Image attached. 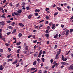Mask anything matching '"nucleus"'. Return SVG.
<instances>
[{"label":"nucleus","instance_id":"obj_63","mask_svg":"<svg viewBox=\"0 0 73 73\" xmlns=\"http://www.w3.org/2000/svg\"><path fill=\"white\" fill-rule=\"evenodd\" d=\"M19 25H20V26H22V23H19Z\"/></svg>","mask_w":73,"mask_h":73},{"label":"nucleus","instance_id":"obj_47","mask_svg":"<svg viewBox=\"0 0 73 73\" xmlns=\"http://www.w3.org/2000/svg\"><path fill=\"white\" fill-rule=\"evenodd\" d=\"M26 45H27V43H25L24 44V47H26Z\"/></svg>","mask_w":73,"mask_h":73},{"label":"nucleus","instance_id":"obj_35","mask_svg":"<svg viewBox=\"0 0 73 73\" xmlns=\"http://www.w3.org/2000/svg\"><path fill=\"white\" fill-rule=\"evenodd\" d=\"M45 32H46V33L47 34V33H49V32H48V30H47Z\"/></svg>","mask_w":73,"mask_h":73},{"label":"nucleus","instance_id":"obj_17","mask_svg":"<svg viewBox=\"0 0 73 73\" xmlns=\"http://www.w3.org/2000/svg\"><path fill=\"white\" fill-rule=\"evenodd\" d=\"M17 29H14L12 32V34H13L15 32H16Z\"/></svg>","mask_w":73,"mask_h":73},{"label":"nucleus","instance_id":"obj_58","mask_svg":"<svg viewBox=\"0 0 73 73\" xmlns=\"http://www.w3.org/2000/svg\"><path fill=\"white\" fill-rule=\"evenodd\" d=\"M58 12H57L56 13H55L54 14V16H56V15H57V14H58Z\"/></svg>","mask_w":73,"mask_h":73},{"label":"nucleus","instance_id":"obj_22","mask_svg":"<svg viewBox=\"0 0 73 73\" xmlns=\"http://www.w3.org/2000/svg\"><path fill=\"white\" fill-rule=\"evenodd\" d=\"M8 28H9L10 29H13V28L11 26H9L8 27Z\"/></svg>","mask_w":73,"mask_h":73},{"label":"nucleus","instance_id":"obj_34","mask_svg":"<svg viewBox=\"0 0 73 73\" xmlns=\"http://www.w3.org/2000/svg\"><path fill=\"white\" fill-rule=\"evenodd\" d=\"M42 60L43 62H44V61H45V59L44 58H42Z\"/></svg>","mask_w":73,"mask_h":73},{"label":"nucleus","instance_id":"obj_53","mask_svg":"<svg viewBox=\"0 0 73 73\" xmlns=\"http://www.w3.org/2000/svg\"><path fill=\"white\" fill-rule=\"evenodd\" d=\"M7 23H11V21H8L7 22Z\"/></svg>","mask_w":73,"mask_h":73},{"label":"nucleus","instance_id":"obj_27","mask_svg":"<svg viewBox=\"0 0 73 73\" xmlns=\"http://www.w3.org/2000/svg\"><path fill=\"white\" fill-rule=\"evenodd\" d=\"M59 58L58 57V55H56V56L55 57V59H58Z\"/></svg>","mask_w":73,"mask_h":73},{"label":"nucleus","instance_id":"obj_51","mask_svg":"<svg viewBox=\"0 0 73 73\" xmlns=\"http://www.w3.org/2000/svg\"><path fill=\"white\" fill-rule=\"evenodd\" d=\"M52 24H53V23H52V22H50L49 23V25H50V26H51Z\"/></svg>","mask_w":73,"mask_h":73},{"label":"nucleus","instance_id":"obj_14","mask_svg":"<svg viewBox=\"0 0 73 73\" xmlns=\"http://www.w3.org/2000/svg\"><path fill=\"white\" fill-rule=\"evenodd\" d=\"M45 36L47 38H48L49 37V34H45Z\"/></svg>","mask_w":73,"mask_h":73},{"label":"nucleus","instance_id":"obj_42","mask_svg":"<svg viewBox=\"0 0 73 73\" xmlns=\"http://www.w3.org/2000/svg\"><path fill=\"white\" fill-rule=\"evenodd\" d=\"M8 49L9 52H11V48H8Z\"/></svg>","mask_w":73,"mask_h":73},{"label":"nucleus","instance_id":"obj_41","mask_svg":"<svg viewBox=\"0 0 73 73\" xmlns=\"http://www.w3.org/2000/svg\"><path fill=\"white\" fill-rule=\"evenodd\" d=\"M48 10H49V8H46L45 9L46 11H48Z\"/></svg>","mask_w":73,"mask_h":73},{"label":"nucleus","instance_id":"obj_12","mask_svg":"<svg viewBox=\"0 0 73 73\" xmlns=\"http://www.w3.org/2000/svg\"><path fill=\"white\" fill-rule=\"evenodd\" d=\"M14 15H17V16H18V15H19V14L17 13H16L15 12L13 13Z\"/></svg>","mask_w":73,"mask_h":73},{"label":"nucleus","instance_id":"obj_50","mask_svg":"<svg viewBox=\"0 0 73 73\" xmlns=\"http://www.w3.org/2000/svg\"><path fill=\"white\" fill-rule=\"evenodd\" d=\"M9 5H10V7H12L13 5H12V3H9Z\"/></svg>","mask_w":73,"mask_h":73},{"label":"nucleus","instance_id":"obj_6","mask_svg":"<svg viewBox=\"0 0 73 73\" xmlns=\"http://www.w3.org/2000/svg\"><path fill=\"white\" fill-rule=\"evenodd\" d=\"M37 55H38V53L36 52L34 54V56L35 57H36L37 56Z\"/></svg>","mask_w":73,"mask_h":73},{"label":"nucleus","instance_id":"obj_19","mask_svg":"<svg viewBox=\"0 0 73 73\" xmlns=\"http://www.w3.org/2000/svg\"><path fill=\"white\" fill-rule=\"evenodd\" d=\"M42 50H41L40 51V52L39 53V55H40V56H41V54H42Z\"/></svg>","mask_w":73,"mask_h":73},{"label":"nucleus","instance_id":"obj_29","mask_svg":"<svg viewBox=\"0 0 73 73\" xmlns=\"http://www.w3.org/2000/svg\"><path fill=\"white\" fill-rule=\"evenodd\" d=\"M27 10L28 11H29V6H28L26 7Z\"/></svg>","mask_w":73,"mask_h":73},{"label":"nucleus","instance_id":"obj_8","mask_svg":"<svg viewBox=\"0 0 73 73\" xmlns=\"http://www.w3.org/2000/svg\"><path fill=\"white\" fill-rule=\"evenodd\" d=\"M33 65H34V66H35V65H36V64H37V61H35L33 63Z\"/></svg>","mask_w":73,"mask_h":73},{"label":"nucleus","instance_id":"obj_3","mask_svg":"<svg viewBox=\"0 0 73 73\" xmlns=\"http://www.w3.org/2000/svg\"><path fill=\"white\" fill-rule=\"evenodd\" d=\"M68 32H69V30L67 31L65 34L66 36H68V35H69V33H68Z\"/></svg>","mask_w":73,"mask_h":73},{"label":"nucleus","instance_id":"obj_39","mask_svg":"<svg viewBox=\"0 0 73 73\" xmlns=\"http://www.w3.org/2000/svg\"><path fill=\"white\" fill-rule=\"evenodd\" d=\"M63 60V61H66L67 60V58H64Z\"/></svg>","mask_w":73,"mask_h":73},{"label":"nucleus","instance_id":"obj_33","mask_svg":"<svg viewBox=\"0 0 73 73\" xmlns=\"http://www.w3.org/2000/svg\"><path fill=\"white\" fill-rule=\"evenodd\" d=\"M11 54H10V55H8L7 56V57L8 58H9V57H11Z\"/></svg>","mask_w":73,"mask_h":73},{"label":"nucleus","instance_id":"obj_44","mask_svg":"<svg viewBox=\"0 0 73 73\" xmlns=\"http://www.w3.org/2000/svg\"><path fill=\"white\" fill-rule=\"evenodd\" d=\"M19 52H20V49H19L17 51V53H19Z\"/></svg>","mask_w":73,"mask_h":73},{"label":"nucleus","instance_id":"obj_30","mask_svg":"<svg viewBox=\"0 0 73 73\" xmlns=\"http://www.w3.org/2000/svg\"><path fill=\"white\" fill-rule=\"evenodd\" d=\"M73 30L72 29H71L70 30V33H72L73 32Z\"/></svg>","mask_w":73,"mask_h":73},{"label":"nucleus","instance_id":"obj_10","mask_svg":"<svg viewBox=\"0 0 73 73\" xmlns=\"http://www.w3.org/2000/svg\"><path fill=\"white\" fill-rule=\"evenodd\" d=\"M18 36L20 38L22 36V34H21V33H19L18 35Z\"/></svg>","mask_w":73,"mask_h":73},{"label":"nucleus","instance_id":"obj_25","mask_svg":"<svg viewBox=\"0 0 73 73\" xmlns=\"http://www.w3.org/2000/svg\"><path fill=\"white\" fill-rule=\"evenodd\" d=\"M35 69H36V68H31V70H35Z\"/></svg>","mask_w":73,"mask_h":73},{"label":"nucleus","instance_id":"obj_62","mask_svg":"<svg viewBox=\"0 0 73 73\" xmlns=\"http://www.w3.org/2000/svg\"><path fill=\"white\" fill-rule=\"evenodd\" d=\"M40 25V27H43V26H44V25Z\"/></svg>","mask_w":73,"mask_h":73},{"label":"nucleus","instance_id":"obj_46","mask_svg":"<svg viewBox=\"0 0 73 73\" xmlns=\"http://www.w3.org/2000/svg\"><path fill=\"white\" fill-rule=\"evenodd\" d=\"M50 61L51 63H52L53 62V60L52 59H51Z\"/></svg>","mask_w":73,"mask_h":73},{"label":"nucleus","instance_id":"obj_24","mask_svg":"<svg viewBox=\"0 0 73 73\" xmlns=\"http://www.w3.org/2000/svg\"><path fill=\"white\" fill-rule=\"evenodd\" d=\"M1 17L4 18V19L6 18V17L5 16V15H1Z\"/></svg>","mask_w":73,"mask_h":73},{"label":"nucleus","instance_id":"obj_40","mask_svg":"<svg viewBox=\"0 0 73 73\" xmlns=\"http://www.w3.org/2000/svg\"><path fill=\"white\" fill-rule=\"evenodd\" d=\"M57 46H58L57 45H56L54 47V49H56V48H57Z\"/></svg>","mask_w":73,"mask_h":73},{"label":"nucleus","instance_id":"obj_32","mask_svg":"<svg viewBox=\"0 0 73 73\" xmlns=\"http://www.w3.org/2000/svg\"><path fill=\"white\" fill-rule=\"evenodd\" d=\"M36 72H37V69L36 70H35L32 73H36Z\"/></svg>","mask_w":73,"mask_h":73},{"label":"nucleus","instance_id":"obj_20","mask_svg":"<svg viewBox=\"0 0 73 73\" xmlns=\"http://www.w3.org/2000/svg\"><path fill=\"white\" fill-rule=\"evenodd\" d=\"M60 64L62 65H66V63L65 62H61Z\"/></svg>","mask_w":73,"mask_h":73},{"label":"nucleus","instance_id":"obj_16","mask_svg":"<svg viewBox=\"0 0 73 73\" xmlns=\"http://www.w3.org/2000/svg\"><path fill=\"white\" fill-rule=\"evenodd\" d=\"M58 36V34H57L55 35L54 36V38H57V37Z\"/></svg>","mask_w":73,"mask_h":73},{"label":"nucleus","instance_id":"obj_9","mask_svg":"<svg viewBox=\"0 0 73 73\" xmlns=\"http://www.w3.org/2000/svg\"><path fill=\"white\" fill-rule=\"evenodd\" d=\"M23 53H24V54H28V52L26 50H25L23 51Z\"/></svg>","mask_w":73,"mask_h":73},{"label":"nucleus","instance_id":"obj_1","mask_svg":"<svg viewBox=\"0 0 73 73\" xmlns=\"http://www.w3.org/2000/svg\"><path fill=\"white\" fill-rule=\"evenodd\" d=\"M69 70H71V69H72V70H73V66L72 65H70V66L69 68Z\"/></svg>","mask_w":73,"mask_h":73},{"label":"nucleus","instance_id":"obj_2","mask_svg":"<svg viewBox=\"0 0 73 73\" xmlns=\"http://www.w3.org/2000/svg\"><path fill=\"white\" fill-rule=\"evenodd\" d=\"M22 12V10L21 9H19L18 11L17 12V13H18V14H20V13H21Z\"/></svg>","mask_w":73,"mask_h":73},{"label":"nucleus","instance_id":"obj_64","mask_svg":"<svg viewBox=\"0 0 73 73\" xmlns=\"http://www.w3.org/2000/svg\"><path fill=\"white\" fill-rule=\"evenodd\" d=\"M47 71L45 70L44 72V73H47Z\"/></svg>","mask_w":73,"mask_h":73},{"label":"nucleus","instance_id":"obj_21","mask_svg":"<svg viewBox=\"0 0 73 73\" xmlns=\"http://www.w3.org/2000/svg\"><path fill=\"white\" fill-rule=\"evenodd\" d=\"M57 9H58V11H61V8H60L59 7H57Z\"/></svg>","mask_w":73,"mask_h":73},{"label":"nucleus","instance_id":"obj_61","mask_svg":"<svg viewBox=\"0 0 73 73\" xmlns=\"http://www.w3.org/2000/svg\"><path fill=\"white\" fill-rule=\"evenodd\" d=\"M40 60L39 59V58H38L37 60V61L38 62H40Z\"/></svg>","mask_w":73,"mask_h":73},{"label":"nucleus","instance_id":"obj_36","mask_svg":"<svg viewBox=\"0 0 73 73\" xmlns=\"http://www.w3.org/2000/svg\"><path fill=\"white\" fill-rule=\"evenodd\" d=\"M8 62H9V61H12V59H9L8 60Z\"/></svg>","mask_w":73,"mask_h":73},{"label":"nucleus","instance_id":"obj_23","mask_svg":"<svg viewBox=\"0 0 73 73\" xmlns=\"http://www.w3.org/2000/svg\"><path fill=\"white\" fill-rule=\"evenodd\" d=\"M60 54V50H59V51L58 52L56 55H57V56H58L59 54Z\"/></svg>","mask_w":73,"mask_h":73},{"label":"nucleus","instance_id":"obj_7","mask_svg":"<svg viewBox=\"0 0 73 73\" xmlns=\"http://www.w3.org/2000/svg\"><path fill=\"white\" fill-rule=\"evenodd\" d=\"M3 69V66L2 65H1L0 66V70H2Z\"/></svg>","mask_w":73,"mask_h":73},{"label":"nucleus","instance_id":"obj_56","mask_svg":"<svg viewBox=\"0 0 73 73\" xmlns=\"http://www.w3.org/2000/svg\"><path fill=\"white\" fill-rule=\"evenodd\" d=\"M54 65H55V66H56V67H57V64L55 63Z\"/></svg>","mask_w":73,"mask_h":73},{"label":"nucleus","instance_id":"obj_55","mask_svg":"<svg viewBox=\"0 0 73 73\" xmlns=\"http://www.w3.org/2000/svg\"><path fill=\"white\" fill-rule=\"evenodd\" d=\"M38 73H42V71L41 70H40L39 71Z\"/></svg>","mask_w":73,"mask_h":73},{"label":"nucleus","instance_id":"obj_28","mask_svg":"<svg viewBox=\"0 0 73 73\" xmlns=\"http://www.w3.org/2000/svg\"><path fill=\"white\" fill-rule=\"evenodd\" d=\"M37 41V40H35V41L33 42V43H34V44H36V43Z\"/></svg>","mask_w":73,"mask_h":73},{"label":"nucleus","instance_id":"obj_57","mask_svg":"<svg viewBox=\"0 0 73 73\" xmlns=\"http://www.w3.org/2000/svg\"><path fill=\"white\" fill-rule=\"evenodd\" d=\"M31 37H32V35H30V36H28V38H31Z\"/></svg>","mask_w":73,"mask_h":73},{"label":"nucleus","instance_id":"obj_5","mask_svg":"<svg viewBox=\"0 0 73 73\" xmlns=\"http://www.w3.org/2000/svg\"><path fill=\"white\" fill-rule=\"evenodd\" d=\"M52 25V27L51 28L52 29H53V28H54L55 27V24H53Z\"/></svg>","mask_w":73,"mask_h":73},{"label":"nucleus","instance_id":"obj_37","mask_svg":"<svg viewBox=\"0 0 73 73\" xmlns=\"http://www.w3.org/2000/svg\"><path fill=\"white\" fill-rule=\"evenodd\" d=\"M11 32H9V33H7V35H10V34H11Z\"/></svg>","mask_w":73,"mask_h":73},{"label":"nucleus","instance_id":"obj_26","mask_svg":"<svg viewBox=\"0 0 73 73\" xmlns=\"http://www.w3.org/2000/svg\"><path fill=\"white\" fill-rule=\"evenodd\" d=\"M64 55H62V60H63L64 59Z\"/></svg>","mask_w":73,"mask_h":73},{"label":"nucleus","instance_id":"obj_48","mask_svg":"<svg viewBox=\"0 0 73 73\" xmlns=\"http://www.w3.org/2000/svg\"><path fill=\"white\" fill-rule=\"evenodd\" d=\"M45 53H46V52L45 51H43V52L42 54H45Z\"/></svg>","mask_w":73,"mask_h":73},{"label":"nucleus","instance_id":"obj_13","mask_svg":"<svg viewBox=\"0 0 73 73\" xmlns=\"http://www.w3.org/2000/svg\"><path fill=\"white\" fill-rule=\"evenodd\" d=\"M21 43V42H18L16 44V45H20Z\"/></svg>","mask_w":73,"mask_h":73},{"label":"nucleus","instance_id":"obj_60","mask_svg":"<svg viewBox=\"0 0 73 73\" xmlns=\"http://www.w3.org/2000/svg\"><path fill=\"white\" fill-rule=\"evenodd\" d=\"M47 28H48V30H49V29H50V27L49 26H48L47 27Z\"/></svg>","mask_w":73,"mask_h":73},{"label":"nucleus","instance_id":"obj_54","mask_svg":"<svg viewBox=\"0 0 73 73\" xmlns=\"http://www.w3.org/2000/svg\"><path fill=\"white\" fill-rule=\"evenodd\" d=\"M47 44H49V41H47V43H46Z\"/></svg>","mask_w":73,"mask_h":73},{"label":"nucleus","instance_id":"obj_52","mask_svg":"<svg viewBox=\"0 0 73 73\" xmlns=\"http://www.w3.org/2000/svg\"><path fill=\"white\" fill-rule=\"evenodd\" d=\"M5 45H6V46H9V44H8L7 43H6L5 44Z\"/></svg>","mask_w":73,"mask_h":73},{"label":"nucleus","instance_id":"obj_38","mask_svg":"<svg viewBox=\"0 0 73 73\" xmlns=\"http://www.w3.org/2000/svg\"><path fill=\"white\" fill-rule=\"evenodd\" d=\"M35 15L36 16H37L38 15V14L37 13H36L35 14Z\"/></svg>","mask_w":73,"mask_h":73},{"label":"nucleus","instance_id":"obj_43","mask_svg":"<svg viewBox=\"0 0 73 73\" xmlns=\"http://www.w3.org/2000/svg\"><path fill=\"white\" fill-rule=\"evenodd\" d=\"M5 38H2L1 39V40H3V41H5Z\"/></svg>","mask_w":73,"mask_h":73},{"label":"nucleus","instance_id":"obj_45","mask_svg":"<svg viewBox=\"0 0 73 73\" xmlns=\"http://www.w3.org/2000/svg\"><path fill=\"white\" fill-rule=\"evenodd\" d=\"M15 22H13V23L11 24L12 25V26H14V25H15Z\"/></svg>","mask_w":73,"mask_h":73},{"label":"nucleus","instance_id":"obj_11","mask_svg":"<svg viewBox=\"0 0 73 73\" xmlns=\"http://www.w3.org/2000/svg\"><path fill=\"white\" fill-rule=\"evenodd\" d=\"M17 62V60H16L12 63V64L15 65V64H16Z\"/></svg>","mask_w":73,"mask_h":73},{"label":"nucleus","instance_id":"obj_4","mask_svg":"<svg viewBox=\"0 0 73 73\" xmlns=\"http://www.w3.org/2000/svg\"><path fill=\"white\" fill-rule=\"evenodd\" d=\"M0 24L1 25H5V23L4 22V21L0 22Z\"/></svg>","mask_w":73,"mask_h":73},{"label":"nucleus","instance_id":"obj_49","mask_svg":"<svg viewBox=\"0 0 73 73\" xmlns=\"http://www.w3.org/2000/svg\"><path fill=\"white\" fill-rule=\"evenodd\" d=\"M0 52H3V49H1L0 50Z\"/></svg>","mask_w":73,"mask_h":73},{"label":"nucleus","instance_id":"obj_15","mask_svg":"<svg viewBox=\"0 0 73 73\" xmlns=\"http://www.w3.org/2000/svg\"><path fill=\"white\" fill-rule=\"evenodd\" d=\"M28 46H26L25 47V50H28Z\"/></svg>","mask_w":73,"mask_h":73},{"label":"nucleus","instance_id":"obj_31","mask_svg":"<svg viewBox=\"0 0 73 73\" xmlns=\"http://www.w3.org/2000/svg\"><path fill=\"white\" fill-rule=\"evenodd\" d=\"M46 20H48V19H49V17L48 16H47L46 17Z\"/></svg>","mask_w":73,"mask_h":73},{"label":"nucleus","instance_id":"obj_59","mask_svg":"<svg viewBox=\"0 0 73 73\" xmlns=\"http://www.w3.org/2000/svg\"><path fill=\"white\" fill-rule=\"evenodd\" d=\"M48 23H48V21H46V22L45 24H48Z\"/></svg>","mask_w":73,"mask_h":73},{"label":"nucleus","instance_id":"obj_18","mask_svg":"<svg viewBox=\"0 0 73 73\" xmlns=\"http://www.w3.org/2000/svg\"><path fill=\"white\" fill-rule=\"evenodd\" d=\"M32 15H29L28 16V19H30L32 17Z\"/></svg>","mask_w":73,"mask_h":73}]
</instances>
